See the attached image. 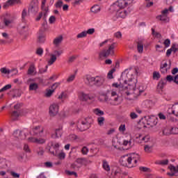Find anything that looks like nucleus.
Here are the masks:
<instances>
[{
	"label": "nucleus",
	"instance_id": "1",
	"mask_svg": "<svg viewBox=\"0 0 178 178\" xmlns=\"http://www.w3.org/2000/svg\"><path fill=\"white\" fill-rule=\"evenodd\" d=\"M85 83L89 87H102L105 83V77L102 76H92L90 74L85 76Z\"/></svg>",
	"mask_w": 178,
	"mask_h": 178
},
{
	"label": "nucleus",
	"instance_id": "2",
	"mask_svg": "<svg viewBox=\"0 0 178 178\" xmlns=\"http://www.w3.org/2000/svg\"><path fill=\"white\" fill-rule=\"evenodd\" d=\"M94 120L90 117H87L81 120V123L77 124V129L79 131H86L91 127V124L93 123Z\"/></svg>",
	"mask_w": 178,
	"mask_h": 178
},
{
	"label": "nucleus",
	"instance_id": "3",
	"mask_svg": "<svg viewBox=\"0 0 178 178\" xmlns=\"http://www.w3.org/2000/svg\"><path fill=\"white\" fill-rule=\"evenodd\" d=\"M1 22H0V29H3L6 27H9L13 23V19L10 14L6 13L1 17Z\"/></svg>",
	"mask_w": 178,
	"mask_h": 178
},
{
	"label": "nucleus",
	"instance_id": "4",
	"mask_svg": "<svg viewBox=\"0 0 178 178\" xmlns=\"http://www.w3.org/2000/svg\"><path fill=\"white\" fill-rule=\"evenodd\" d=\"M120 163L122 166H125L127 168H134V163L131 159V155H125L120 158Z\"/></svg>",
	"mask_w": 178,
	"mask_h": 178
},
{
	"label": "nucleus",
	"instance_id": "5",
	"mask_svg": "<svg viewBox=\"0 0 178 178\" xmlns=\"http://www.w3.org/2000/svg\"><path fill=\"white\" fill-rule=\"evenodd\" d=\"M133 3V0H118L117 3L111 6V8H119L120 9H124L126 6L131 5Z\"/></svg>",
	"mask_w": 178,
	"mask_h": 178
},
{
	"label": "nucleus",
	"instance_id": "6",
	"mask_svg": "<svg viewBox=\"0 0 178 178\" xmlns=\"http://www.w3.org/2000/svg\"><path fill=\"white\" fill-rule=\"evenodd\" d=\"M115 42L111 44L107 50L104 49L99 53V58H108L110 55H113L115 53Z\"/></svg>",
	"mask_w": 178,
	"mask_h": 178
},
{
	"label": "nucleus",
	"instance_id": "7",
	"mask_svg": "<svg viewBox=\"0 0 178 178\" xmlns=\"http://www.w3.org/2000/svg\"><path fill=\"white\" fill-rule=\"evenodd\" d=\"M115 42L111 44L107 50L104 49L99 53V58H108L110 55H113L115 53Z\"/></svg>",
	"mask_w": 178,
	"mask_h": 178
},
{
	"label": "nucleus",
	"instance_id": "8",
	"mask_svg": "<svg viewBox=\"0 0 178 178\" xmlns=\"http://www.w3.org/2000/svg\"><path fill=\"white\" fill-rule=\"evenodd\" d=\"M108 176L110 178H123L122 170L116 166L111 167V173L108 174Z\"/></svg>",
	"mask_w": 178,
	"mask_h": 178
},
{
	"label": "nucleus",
	"instance_id": "9",
	"mask_svg": "<svg viewBox=\"0 0 178 178\" xmlns=\"http://www.w3.org/2000/svg\"><path fill=\"white\" fill-rule=\"evenodd\" d=\"M39 9L40 8L38 7V0H32L28 8V13L35 15V13H38Z\"/></svg>",
	"mask_w": 178,
	"mask_h": 178
},
{
	"label": "nucleus",
	"instance_id": "10",
	"mask_svg": "<svg viewBox=\"0 0 178 178\" xmlns=\"http://www.w3.org/2000/svg\"><path fill=\"white\" fill-rule=\"evenodd\" d=\"M111 90H107L106 93H102L98 97V100L100 102H107V104H110L111 101Z\"/></svg>",
	"mask_w": 178,
	"mask_h": 178
},
{
	"label": "nucleus",
	"instance_id": "11",
	"mask_svg": "<svg viewBox=\"0 0 178 178\" xmlns=\"http://www.w3.org/2000/svg\"><path fill=\"white\" fill-rule=\"evenodd\" d=\"M59 112V106L58 104H51L49 107V115L50 116H56Z\"/></svg>",
	"mask_w": 178,
	"mask_h": 178
},
{
	"label": "nucleus",
	"instance_id": "12",
	"mask_svg": "<svg viewBox=\"0 0 178 178\" xmlns=\"http://www.w3.org/2000/svg\"><path fill=\"white\" fill-rule=\"evenodd\" d=\"M111 96H110V104L111 105H116V102L118 101L119 99V95H118V92H116V91H112L110 93Z\"/></svg>",
	"mask_w": 178,
	"mask_h": 178
},
{
	"label": "nucleus",
	"instance_id": "13",
	"mask_svg": "<svg viewBox=\"0 0 178 178\" xmlns=\"http://www.w3.org/2000/svg\"><path fill=\"white\" fill-rule=\"evenodd\" d=\"M79 99L81 101L87 102V101H92L94 99V97L90 96L89 94H86L83 92L79 93Z\"/></svg>",
	"mask_w": 178,
	"mask_h": 178
},
{
	"label": "nucleus",
	"instance_id": "14",
	"mask_svg": "<svg viewBox=\"0 0 178 178\" xmlns=\"http://www.w3.org/2000/svg\"><path fill=\"white\" fill-rule=\"evenodd\" d=\"M15 3L22 5V1L21 0H8L5 3V4L3 6V8L4 9H6V8H8L9 6H13V5H15Z\"/></svg>",
	"mask_w": 178,
	"mask_h": 178
},
{
	"label": "nucleus",
	"instance_id": "15",
	"mask_svg": "<svg viewBox=\"0 0 178 178\" xmlns=\"http://www.w3.org/2000/svg\"><path fill=\"white\" fill-rule=\"evenodd\" d=\"M51 147H53L54 149H55V152L52 151L51 149V147H47L46 149H47V151H49V152H50V154H51V155L56 156V155H58V149L59 148L60 145H59V143H56L54 145V144L52 143Z\"/></svg>",
	"mask_w": 178,
	"mask_h": 178
},
{
	"label": "nucleus",
	"instance_id": "16",
	"mask_svg": "<svg viewBox=\"0 0 178 178\" xmlns=\"http://www.w3.org/2000/svg\"><path fill=\"white\" fill-rule=\"evenodd\" d=\"M13 136L16 138H18V140L26 139V134H23V132L19 129L14 131Z\"/></svg>",
	"mask_w": 178,
	"mask_h": 178
},
{
	"label": "nucleus",
	"instance_id": "17",
	"mask_svg": "<svg viewBox=\"0 0 178 178\" xmlns=\"http://www.w3.org/2000/svg\"><path fill=\"white\" fill-rule=\"evenodd\" d=\"M164 80H166V81L169 83H172V81H174L175 84L178 86V74L173 77L172 75H168Z\"/></svg>",
	"mask_w": 178,
	"mask_h": 178
},
{
	"label": "nucleus",
	"instance_id": "18",
	"mask_svg": "<svg viewBox=\"0 0 178 178\" xmlns=\"http://www.w3.org/2000/svg\"><path fill=\"white\" fill-rule=\"evenodd\" d=\"M166 79H161L157 85V91H159V92H161V91L163 90V88L165 87V86H166Z\"/></svg>",
	"mask_w": 178,
	"mask_h": 178
},
{
	"label": "nucleus",
	"instance_id": "19",
	"mask_svg": "<svg viewBox=\"0 0 178 178\" xmlns=\"http://www.w3.org/2000/svg\"><path fill=\"white\" fill-rule=\"evenodd\" d=\"M117 10V13H118V16L119 17H126V16H127L128 13H130V12H131V10L130 9V8H127V10H123V11H120V10Z\"/></svg>",
	"mask_w": 178,
	"mask_h": 178
},
{
	"label": "nucleus",
	"instance_id": "20",
	"mask_svg": "<svg viewBox=\"0 0 178 178\" xmlns=\"http://www.w3.org/2000/svg\"><path fill=\"white\" fill-rule=\"evenodd\" d=\"M76 163H77L79 166H83V165H87V163H88V161L87 160V159L86 158H78L76 159V160L75 161Z\"/></svg>",
	"mask_w": 178,
	"mask_h": 178
},
{
	"label": "nucleus",
	"instance_id": "21",
	"mask_svg": "<svg viewBox=\"0 0 178 178\" xmlns=\"http://www.w3.org/2000/svg\"><path fill=\"white\" fill-rule=\"evenodd\" d=\"M131 158L132 159L133 163L134 164V166H136V165L137 164V161H140V159H141L140 155L136 153L131 154Z\"/></svg>",
	"mask_w": 178,
	"mask_h": 178
},
{
	"label": "nucleus",
	"instance_id": "22",
	"mask_svg": "<svg viewBox=\"0 0 178 178\" xmlns=\"http://www.w3.org/2000/svg\"><path fill=\"white\" fill-rule=\"evenodd\" d=\"M34 136H38V134H41V133H44V128L41 129L40 126H37L33 129Z\"/></svg>",
	"mask_w": 178,
	"mask_h": 178
},
{
	"label": "nucleus",
	"instance_id": "23",
	"mask_svg": "<svg viewBox=\"0 0 178 178\" xmlns=\"http://www.w3.org/2000/svg\"><path fill=\"white\" fill-rule=\"evenodd\" d=\"M168 63H165L164 64H161L160 65V72L163 74H165V73H168Z\"/></svg>",
	"mask_w": 178,
	"mask_h": 178
},
{
	"label": "nucleus",
	"instance_id": "24",
	"mask_svg": "<svg viewBox=\"0 0 178 178\" xmlns=\"http://www.w3.org/2000/svg\"><path fill=\"white\" fill-rule=\"evenodd\" d=\"M52 138H59L62 137V127L56 129L55 134L51 135Z\"/></svg>",
	"mask_w": 178,
	"mask_h": 178
},
{
	"label": "nucleus",
	"instance_id": "25",
	"mask_svg": "<svg viewBox=\"0 0 178 178\" xmlns=\"http://www.w3.org/2000/svg\"><path fill=\"white\" fill-rule=\"evenodd\" d=\"M102 167L106 172H109V170L111 171V169H112V167L111 168V166H109V163L106 160L102 161Z\"/></svg>",
	"mask_w": 178,
	"mask_h": 178
},
{
	"label": "nucleus",
	"instance_id": "26",
	"mask_svg": "<svg viewBox=\"0 0 178 178\" xmlns=\"http://www.w3.org/2000/svg\"><path fill=\"white\" fill-rule=\"evenodd\" d=\"M63 41V36L59 35L58 37L56 38L54 41L53 44L54 45H59Z\"/></svg>",
	"mask_w": 178,
	"mask_h": 178
},
{
	"label": "nucleus",
	"instance_id": "27",
	"mask_svg": "<svg viewBox=\"0 0 178 178\" xmlns=\"http://www.w3.org/2000/svg\"><path fill=\"white\" fill-rule=\"evenodd\" d=\"M156 165H161V166H166V165L169 164V160H159L155 162Z\"/></svg>",
	"mask_w": 178,
	"mask_h": 178
},
{
	"label": "nucleus",
	"instance_id": "28",
	"mask_svg": "<svg viewBox=\"0 0 178 178\" xmlns=\"http://www.w3.org/2000/svg\"><path fill=\"white\" fill-rule=\"evenodd\" d=\"M46 91H47V92L44 94V96L47 98H51V97H52V94H54V92H55V89H54V90L47 89Z\"/></svg>",
	"mask_w": 178,
	"mask_h": 178
},
{
	"label": "nucleus",
	"instance_id": "29",
	"mask_svg": "<svg viewBox=\"0 0 178 178\" xmlns=\"http://www.w3.org/2000/svg\"><path fill=\"white\" fill-rule=\"evenodd\" d=\"M99 10H101V8L98 5H95L90 8V12H92V13H98Z\"/></svg>",
	"mask_w": 178,
	"mask_h": 178
},
{
	"label": "nucleus",
	"instance_id": "30",
	"mask_svg": "<svg viewBox=\"0 0 178 178\" xmlns=\"http://www.w3.org/2000/svg\"><path fill=\"white\" fill-rule=\"evenodd\" d=\"M56 62V56L55 54L50 55V60L48 61V65H54Z\"/></svg>",
	"mask_w": 178,
	"mask_h": 178
},
{
	"label": "nucleus",
	"instance_id": "31",
	"mask_svg": "<svg viewBox=\"0 0 178 178\" xmlns=\"http://www.w3.org/2000/svg\"><path fill=\"white\" fill-rule=\"evenodd\" d=\"M172 115H175V116L178 117V103L177 104H175L172 108Z\"/></svg>",
	"mask_w": 178,
	"mask_h": 178
},
{
	"label": "nucleus",
	"instance_id": "32",
	"mask_svg": "<svg viewBox=\"0 0 178 178\" xmlns=\"http://www.w3.org/2000/svg\"><path fill=\"white\" fill-rule=\"evenodd\" d=\"M28 15H29V14L27 13V9L24 8L22 13V21L24 23V22H26V17H27Z\"/></svg>",
	"mask_w": 178,
	"mask_h": 178
},
{
	"label": "nucleus",
	"instance_id": "33",
	"mask_svg": "<svg viewBox=\"0 0 178 178\" xmlns=\"http://www.w3.org/2000/svg\"><path fill=\"white\" fill-rule=\"evenodd\" d=\"M37 90H38V83H31L29 85V90L30 91H35Z\"/></svg>",
	"mask_w": 178,
	"mask_h": 178
},
{
	"label": "nucleus",
	"instance_id": "34",
	"mask_svg": "<svg viewBox=\"0 0 178 178\" xmlns=\"http://www.w3.org/2000/svg\"><path fill=\"white\" fill-rule=\"evenodd\" d=\"M80 168H81V165H77L76 161L70 165V169H72L73 170H79Z\"/></svg>",
	"mask_w": 178,
	"mask_h": 178
},
{
	"label": "nucleus",
	"instance_id": "35",
	"mask_svg": "<svg viewBox=\"0 0 178 178\" xmlns=\"http://www.w3.org/2000/svg\"><path fill=\"white\" fill-rule=\"evenodd\" d=\"M29 31V26L27 25L21 26L19 28V33L24 34V33Z\"/></svg>",
	"mask_w": 178,
	"mask_h": 178
},
{
	"label": "nucleus",
	"instance_id": "36",
	"mask_svg": "<svg viewBox=\"0 0 178 178\" xmlns=\"http://www.w3.org/2000/svg\"><path fill=\"white\" fill-rule=\"evenodd\" d=\"M128 86H129V87H131V88H129L130 90H134V91H136V87L137 86V81L135 80L133 83H131V82H129L128 83Z\"/></svg>",
	"mask_w": 178,
	"mask_h": 178
},
{
	"label": "nucleus",
	"instance_id": "37",
	"mask_svg": "<svg viewBox=\"0 0 178 178\" xmlns=\"http://www.w3.org/2000/svg\"><path fill=\"white\" fill-rule=\"evenodd\" d=\"M34 72H35V65H34V64H32L28 69V74H33Z\"/></svg>",
	"mask_w": 178,
	"mask_h": 178
},
{
	"label": "nucleus",
	"instance_id": "38",
	"mask_svg": "<svg viewBox=\"0 0 178 178\" xmlns=\"http://www.w3.org/2000/svg\"><path fill=\"white\" fill-rule=\"evenodd\" d=\"M137 48L138 52H139V54H143V51H144V44L141 42H138Z\"/></svg>",
	"mask_w": 178,
	"mask_h": 178
},
{
	"label": "nucleus",
	"instance_id": "39",
	"mask_svg": "<svg viewBox=\"0 0 178 178\" xmlns=\"http://www.w3.org/2000/svg\"><path fill=\"white\" fill-rule=\"evenodd\" d=\"M115 72H116V70L115 68L111 69L107 74V78H108L109 79H113V73H115Z\"/></svg>",
	"mask_w": 178,
	"mask_h": 178
},
{
	"label": "nucleus",
	"instance_id": "40",
	"mask_svg": "<svg viewBox=\"0 0 178 178\" xmlns=\"http://www.w3.org/2000/svg\"><path fill=\"white\" fill-rule=\"evenodd\" d=\"M152 147L153 146L145 145L144 147L145 152H147V154H151V152H152Z\"/></svg>",
	"mask_w": 178,
	"mask_h": 178
},
{
	"label": "nucleus",
	"instance_id": "41",
	"mask_svg": "<svg viewBox=\"0 0 178 178\" xmlns=\"http://www.w3.org/2000/svg\"><path fill=\"white\" fill-rule=\"evenodd\" d=\"M159 79H161V74L159 72L154 71L153 72V79L159 80Z\"/></svg>",
	"mask_w": 178,
	"mask_h": 178
},
{
	"label": "nucleus",
	"instance_id": "42",
	"mask_svg": "<svg viewBox=\"0 0 178 178\" xmlns=\"http://www.w3.org/2000/svg\"><path fill=\"white\" fill-rule=\"evenodd\" d=\"M38 41L40 44H44L45 42V35H40Z\"/></svg>",
	"mask_w": 178,
	"mask_h": 178
},
{
	"label": "nucleus",
	"instance_id": "43",
	"mask_svg": "<svg viewBox=\"0 0 178 178\" xmlns=\"http://www.w3.org/2000/svg\"><path fill=\"white\" fill-rule=\"evenodd\" d=\"M152 35H154V37H156V38H161L162 37V35L158 32H156L155 29H152Z\"/></svg>",
	"mask_w": 178,
	"mask_h": 178
},
{
	"label": "nucleus",
	"instance_id": "44",
	"mask_svg": "<svg viewBox=\"0 0 178 178\" xmlns=\"http://www.w3.org/2000/svg\"><path fill=\"white\" fill-rule=\"evenodd\" d=\"M12 88V85L11 84H8L5 86L3 88L0 89V92H3V91H7V90H10Z\"/></svg>",
	"mask_w": 178,
	"mask_h": 178
},
{
	"label": "nucleus",
	"instance_id": "45",
	"mask_svg": "<svg viewBox=\"0 0 178 178\" xmlns=\"http://www.w3.org/2000/svg\"><path fill=\"white\" fill-rule=\"evenodd\" d=\"M156 18L161 20V22H168V16L166 15H161L158 16Z\"/></svg>",
	"mask_w": 178,
	"mask_h": 178
},
{
	"label": "nucleus",
	"instance_id": "46",
	"mask_svg": "<svg viewBox=\"0 0 178 178\" xmlns=\"http://www.w3.org/2000/svg\"><path fill=\"white\" fill-rule=\"evenodd\" d=\"M84 37H87V33L86 31H82L76 35V38H84Z\"/></svg>",
	"mask_w": 178,
	"mask_h": 178
},
{
	"label": "nucleus",
	"instance_id": "47",
	"mask_svg": "<svg viewBox=\"0 0 178 178\" xmlns=\"http://www.w3.org/2000/svg\"><path fill=\"white\" fill-rule=\"evenodd\" d=\"M94 113H95V115H97V116H102L104 114V111L99 110V108L95 109Z\"/></svg>",
	"mask_w": 178,
	"mask_h": 178
},
{
	"label": "nucleus",
	"instance_id": "48",
	"mask_svg": "<svg viewBox=\"0 0 178 178\" xmlns=\"http://www.w3.org/2000/svg\"><path fill=\"white\" fill-rule=\"evenodd\" d=\"M65 173L66 175H67V176H75V177H77V172H74V171H70V170H65Z\"/></svg>",
	"mask_w": 178,
	"mask_h": 178
},
{
	"label": "nucleus",
	"instance_id": "49",
	"mask_svg": "<svg viewBox=\"0 0 178 178\" xmlns=\"http://www.w3.org/2000/svg\"><path fill=\"white\" fill-rule=\"evenodd\" d=\"M170 134H178V128L173 127L170 129Z\"/></svg>",
	"mask_w": 178,
	"mask_h": 178
},
{
	"label": "nucleus",
	"instance_id": "50",
	"mask_svg": "<svg viewBox=\"0 0 178 178\" xmlns=\"http://www.w3.org/2000/svg\"><path fill=\"white\" fill-rule=\"evenodd\" d=\"M97 122H98L99 126H103L104 122H105V118L104 117H99L97 118Z\"/></svg>",
	"mask_w": 178,
	"mask_h": 178
},
{
	"label": "nucleus",
	"instance_id": "51",
	"mask_svg": "<svg viewBox=\"0 0 178 178\" xmlns=\"http://www.w3.org/2000/svg\"><path fill=\"white\" fill-rule=\"evenodd\" d=\"M76 73H77V71L75 72L74 74L71 75L70 76L68 77V79H67V81L68 83H70L72 81H73V80H74V79H76Z\"/></svg>",
	"mask_w": 178,
	"mask_h": 178
},
{
	"label": "nucleus",
	"instance_id": "52",
	"mask_svg": "<svg viewBox=\"0 0 178 178\" xmlns=\"http://www.w3.org/2000/svg\"><path fill=\"white\" fill-rule=\"evenodd\" d=\"M0 72L3 73V74H10V70H6V68L3 67L0 69Z\"/></svg>",
	"mask_w": 178,
	"mask_h": 178
},
{
	"label": "nucleus",
	"instance_id": "53",
	"mask_svg": "<svg viewBox=\"0 0 178 178\" xmlns=\"http://www.w3.org/2000/svg\"><path fill=\"white\" fill-rule=\"evenodd\" d=\"M171 49L174 54H176V52H178V44L176 45L175 44H172Z\"/></svg>",
	"mask_w": 178,
	"mask_h": 178
},
{
	"label": "nucleus",
	"instance_id": "54",
	"mask_svg": "<svg viewBox=\"0 0 178 178\" xmlns=\"http://www.w3.org/2000/svg\"><path fill=\"white\" fill-rule=\"evenodd\" d=\"M62 5H63V1H62V0H58L56 4H55V6L56 8H62Z\"/></svg>",
	"mask_w": 178,
	"mask_h": 178
},
{
	"label": "nucleus",
	"instance_id": "55",
	"mask_svg": "<svg viewBox=\"0 0 178 178\" xmlns=\"http://www.w3.org/2000/svg\"><path fill=\"white\" fill-rule=\"evenodd\" d=\"M81 152H82L83 155H87V154H88V147L84 146V147L81 149Z\"/></svg>",
	"mask_w": 178,
	"mask_h": 178
},
{
	"label": "nucleus",
	"instance_id": "56",
	"mask_svg": "<svg viewBox=\"0 0 178 178\" xmlns=\"http://www.w3.org/2000/svg\"><path fill=\"white\" fill-rule=\"evenodd\" d=\"M56 156H58V159H65L66 158V154L65 152H60L58 154H57Z\"/></svg>",
	"mask_w": 178,
	"mask_h": 178
},
{
	"label": "nucleus",
	"instance_id": "57",
	"mask_svg": "<svg viewBox=\"0 0 178 178\" xmlns=\"http://www.w3.org/2000/svg\"><path fill=\"white\" fill-rule=\"evenodd\" d=\"M49 22L50 24H54V23L56 22V17H55L54 15H51L49 19Z\"/></svg>",
	"mask_w": 178,
	"mask_h": 178
},
{
	"label": "nucleus",
	"instance_id": "58",
	"mask_svg": "<svg viewBox=\"0 0 178 178\" xmlns=\"http://www.w3.org/2000/svg\"><path fill=\"white\" fill-rule=\"evenodd\" d=\"M54 54L56 57V56L59 57L60 55H62V54H63V50H55L54 51Z\"/></svg>",
	"mask_w": 178,
	"mask_h": 178
},
{
	"label": "nucleus",
	"instance_id": "59",
	"mask_svg": "<svg viewBox=\"0 0 178 178\" xmlns=\"http://www.w3.org/2000/svg\"><path fill=\"white\" fill-rule=\"evenodd\" d=\"M11 116L13 118H19V116H20V113L17 111H14L12 114Z\"/></svg>",
	"mask_w": 178,
	"mask_h": 178
},
{
	"label": "nucleus",
	"instance_id": "60",
	"mask_svg": "<svg viewBox=\"0 0 178 178\" xmlns=\"http://www.w3.org/2000/svg\"><path fill=\"white\" fill-rule=\"evenodd\" d=\"M150 139H151V138L149 137V135H147V136H144V137H143V138H141L142 141H145V143H148V142H149V140H150Z\"/></svg>",
	"mask_w": 178,
	"mask_h": 178
},
{
	"label": "nucleus",
	"instance_id": "61",
	"mask_svg": "<svg viewBox=\"0 0 178 178\" xmlns=\"http://www.w3.org/2000/svg\"><path fill=\"white\" fill-rule=\"evenodd\" d=\"M42 54H44V49H42V48H38L36 50V54L39 55V56H41Z\"/></svg>",
	"mask_w": 178,
	"mask_h": 178
},
{
	"label": "nucleus",
	"instance_id": "62",
	"mask_svg": "<svg viewBox=\"0 0 178 178\" xmlns=\"http://www.w3.org/2000/svg\"><path fill=\"white\" fill-rule=\"evenodd\" d=\"M36 144H45V139L44 138H37Z\"/></svg>",
	"mask_w": 178,
	"mask_h": 178
},
{
	"label": "nucleus",
	"instance_id": "63",
	"mask_svg": "<svg viewBox=\"0 0 178 178\" xmlns=\"http://www.w3.org/2000/svg\"><path fill=\"white\" fill-rule=\"evenodd\" d=\"M129 116L132 120L137 119V118H138V115L134 112H131Z\"/></svg>",
	"mask_w": 178,
	"mask_h": 178
},
{
	"label": "nucleus",
	"instance_id": "64",
	"mask_svg": "<svg viewBox=\"0 0 178 178\" xmlns=\"http://www.w3.org/2000/svg\"><path fill=\"white\" fill-rule=\"evenodd\" d=\"M114 37H115V38H120L122 37V32L118 31L117 33H114Z\"/></svg>",
	"mask_w": 178,
	"mask_h": 178
}]
</instances>
